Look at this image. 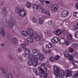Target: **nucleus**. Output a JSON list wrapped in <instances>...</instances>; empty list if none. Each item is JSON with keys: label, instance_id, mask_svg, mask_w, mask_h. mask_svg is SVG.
<instances>
[{"label": "nucleus", "instance_id": "nucleus-50", "mask_svg": "<svg viewBox=\"0 0 78 78\" xmlns=\"http://www.w3.org/2000/svg\"><path fill=\"white\" fill-rule=\"evenodd\" d=\"M51 39H59V38L56 37H54L52 38Z\"/></svg>", "mask_w": 78, "mask_h": 78}, {"label": "nucleus", "instance_id": "nucleus-30", "mask_svg": "<svg viewBox=\"0 0 78 78\" xmlns=\"http://www.w3.org/2000/svg\"><path fill=\"white\" fill-rule=\"evenodd\" d=\"M47 48L48 49L52 48V44L51 43H49L47 45Z\"/></svg>", "mask_w": 78, "mask_h": 78}, {"label": "nucleus", "instance_id": "nucleus-28", "mask_svg": "<svg viewBox=\"0 0 78 78\" xmlns=\"http://www.w3.org/2000/svg\"><path fill=\"white\" fill-rule=\"evenodd\" d=\"M69 58L70 61H73V57L71 55H69Z\"/></svg>", "mask_w": 78, "mask_h": 78}, {"label": "nucleus", "instance_id": "nucleus-23", "mask_svg": "<svg viewBox=\"0 0 78 78\" xmlns=\"http://www.w3.org/2000/svg\"><path fill=\"white\" fill-rule=\"evenodd\" d=\"M54 74L55 75H56V76H60L59 74H60V71L55 72L54 73Z\"/></svg>", "mask_w": 78, "mask_h": 78}, {"label": "nucleus", "instance_id": "nucleus-9", "mask_svg": "<svg viewBox=\"0 0 78 78\" xmlns=\"http://www.w3.org/2000/svg\"><path fill=\"white\" fill-rule=\"evenodd\" d=\"M55 34L57 36H59V35H61V34H62L61 31L59 29L57 30L54 32Z\"/></svg>", "mask_w": 78, "mask_h": 78}, {"label": "nucleus", "instance_id": "nucleus-55", "mask_svg": "<svg viewBox=\"0 0 78 78\" xmlns=\"http://www.w3.org/2000/svg\"><path fill=\"white\" fill-rule=\"evenodd\" d=\"M33 71L34 72V73H37V70H36V69H33Z\"/></svg>", "mask_w": 78, "mask_h": 78}, {"label": "nucleus", "instance_id": "nucleus-14", "mask_svg": "<svg viewBox=\"0 0 78 78\" xmlns=\"http://www.w3.org/2000/svg\"><path fill=\"white\" fill-rule=\"evenodd\" d=\"M44 59V55L42 53H40L39 55V59L42 61Z\"/></svg>", "mask_w": 78, "mask_h": 78}, {"label": "nucleus", "instance_id": "nucleus-11", "mask_svg": "<svg viewBox=\"0 0 78 78\" xmlns=\"http://www.w3.org/2000/svg\"><path fill=\"white\" fill-rule=\"evenodd\" d=\"M59 41L60 43L62 44H63V45H64V44H66L67 46H68V45H69V42L68 41H67L66 42H62V41L61 42V40H59Z\"/></svg>", "mask_w": 78, "mask_h": 78}, {"label": "nucleus", "instance_id": "nucleus-4", "mask_svg": "<svg viewBox=\"0 0 78 78\" xmlns=\"http://www.w3.org/2000/svg\"><path fill=\"white\" fill-rule=\"evenodd\" d=\"M69 14V11L67 10L63 11L61 13V16L62 17H65L67 16Z\"/></svg>", "mask_w": 78, "mask_h": 78}, {"label": "nucleus", "instance_id": "nucleus-61", "mask_svg": "<svg viewBox=\"0 0 78 78\" xmlns=\"http://www.w3.org/2000/svg\"><path fill=\"white\" fill-rule=\"evenodd\" d=\"M1 46H2V47H4V46L5 45V43H2V44H1Z\"/></svg>", "mask_w": 78, "mask_h": 78}, {"label": "nucleus", "instance_id": "nucleus-8", "mask_svg": "<svg viewBox=\"0 0 78 78\" xmlns=\"http://www.w3.org/2000/svg\"><path fill=\"white\" fill-rule=\"evenodd\" d=\"M18 14L21 17H24L26 14V12L23 10H22V11L20 12Z\"/></svg>", "mask_w": 78, "mask_h": 78}, {"label": "nucleus", "instance_id": "nucleus-25", "mask_svg": "<svg viewBox=\"0 0 78 78\" xmlns=\"http://www.w3.org/2000/svg\"><path fill=\"white\" fill-rule=\"evenodd\" d=\"M21 47L23 49H25V50L27 49V46H26V45L22 43L21 45Z\"/></svg>", "mask_w": 78, "mask_h": 78}, {"label": "nucleus", "instance_id": "nucleus-31", "mask_svg": "<svg viewBox=\"0 0 78 78\" xmlns=\"http://www.w3.org/2000/svg\"><path fill=\"white\" fill-rule=\"evenodd\" d=\"M51 40V41H52V42H53V43H57L58 41H59V40L60 41V40L59 39H52Z\"/></svg>", "mask_w": 78, "mask_h": 78}, {"label": "nucleus", "instance_id": "nucleus-38", "mask_svg": "<svg viewBox=\"0 0 78 78\" xmlns=\"http://www.w3.org/2000/svg\"><path fill=\"white\" fill-rule=\"evenodd\" d=\"M67 38L68 39H73L72 37V35L71 34L69 35V36L67 37Z\"/></svg>", "mask_w": 78, "mask_h": 78}, {"label": "nucleus", "instance_id": "nucleus-35", "mask_svg": "<svg viewBox=\"0 0 78 78\" xmlns=\"http://www.w3.org/2000/svg\"><path fill=\"white\" fill-rule=\"evenodd\" d=\"M26 6L27 8H30L31 7V4L30 3L27 2L26 3Z\"/></svg>", "mask_w": 78, "mask_h": 78}, {"label": "nucleus", "instance_id": "nucleus-6", "mask_svg": "<svg viewBox=\"0 0 78 78\" xmlns=\"http://www.w3.org/2000/svg\"><path fill=\"white\" fill-rule=\"evenodd\" d=\"M65 73L66 74V77H68V76H72V71L70 70H67L65 71Z\"/></svg>", "mask_w": 78, "mask_h": 78}, {"label": "nucleus", "instance_id": "nucleus-22", "mask_svg": "<svg viewBox=\"0 0 78 78\" xmlns=\"http://www.w3.org/2000/svg\"><path fill=\"white\" fill-rule=\"evenodd\" d=\"M49 61L51 62H55V58L53 57H51L49 58Z\"/></svg>", "mask_w": 78, "mask_h": 78}, {"label": "nucleus", "instance_id": "nucleus-34", "mask_svg": "<svg viewBox=\"0 0 78 78\" xmlns=\"http://www.w3.org/2000/svg\"><path fill=\"white\" fill-rule=\"evenodd\" d=\"M44 22V20L42 18H40L39 19V23L40 24H42Z\"/></svg>", "mask_w": 78, "mask_h": 78}, {"label": "nucleus", "instance_id": "nucleus-53", "mask_svg": "<svg viewBox=\"0 0 78 78\" xmlns=\"http://www.w3.org/2000/svg\"><path fill=\"white\" fill-rule=\"evenodd\" d=\"M43 73H39L40 76L41 78H42V74H43Z\"/></svg>", "mask_w": 78, "mask_h": 78}, {"label": "nucleus", "instance_id": "nucleus-24", "mask_svg": "<svg viewBox=\"0 0 78 78\" xmlns=\"http://www.w3.org/2000/svg\"><path fill=\"white\" fill-rule=\"evenodd\" d=\"M1 33L2 36H3V37H5V32L4 30H2L1 31Z\"/></svg>", "mask_w": 78, "mask_h": 78}, {"label": "nucleus", "instance_id": "nucleus-12", "mask_svg": "<svg viewBox=\"0 0 78 78\" xmlns=\"http://www.w3.org/2000/svg\"><path fill=\"white\" fill-rule=\"evenodd\" d=\"M30 19L34 23H36L37 21V19H36V18L34 16H30Z\"/></svg>", "mask_w": 78, "mask_h": 78}, {"label": "nucleus", "instance_id": "nucleus-48", "mask_svg": "<svg viewBox=\"0 0 78 78\" xmlns=\"http://www.w3.org/2000/svg\"><path fill=\"white\" fill-rule=\"evenodd\" d=\"M55 78H64V77L61 75H60L59 76H56Z\"/></svg>", "mask_w": 78, "mask_h": 78}, {"label": "nucleus", "instance_id": "nucleus-63", "mask_svg": "<svg viewBox=\"0 0 78 78\" xmlns=\"http://www.w3.org/2000/svg\"><path fill=\"white\" fill-rule=\"evenodd\" d=\"M74 67H78V62H77V65L76 66H75V65H74Z\"/></svg>", "mask_w": 78, "mask_h": 78}, {"label": "nucleus", "instance_id": "nucleus-39", "mask_svg": "<svg viewBox=\"0 0 78 78\" xmlns=\"http://www.w3.org/2000/svg\"><path fill=\"white\" fill-rule=\"evenodd\" d=\"M44 76V78H47V76H48V74L47 73H45L43 74Z\"/></svg>", "mask_w": 78, "mask_h": 78}, {"label": "nucleus", "instance_id": "nucleus-51", "mask_svg": "<svg viewBox=\"0 0 78 78\" xmlns=\"http://www.w3.org/2000/svg\"><path fill=\"white\" fill-rule=\"evenodd\" d=\"M43 68H44V72H47V68L45 67V66H44V67H43Z\"/></svg>", "mask_w": 78, "mask_h": 78}, {"label": "nucleus", "instance_id": "nucleus-21", "mask_svg": "<svg viewBox=\"0 0 78 78\" xmlns=\"http://www.w3.org/2000/svg\"><path fill=\"white\" fill-rule=\"evenodd\" d=\"M64 55L66 56V57H68L69 56L70 54H69V52L67 51H65L64 53Z\"/></svg>", "mask_w": 78, "mask_h": 78}, {"label": "nucleus", "instance_id": "nucleus-41", "mask_svg": "<svg viewBox=\"0 0 78 78\" xmlns=\"http://www.w3.org/2000/svg\"><path fill=\"white\" fill-rule=\"evenodd\" d=\"M45 65H46L48 67H49L50 66V63H49V62H46Z\"/></svg>", "mask_w": 78, "mask_h": 78}, {"label": "nucleus", "instance_id": "nucleus-26", "mask_svg": "<svg viewBox=\"0 0 78 78\" xmlns=\"http://www.w3.org/2000/svg\"><path fill=\"white\" fill-rule=\"evenodd\" d=\"M18 59L20 62H23V59L22 57L20 56H18Z\"/></svg>", "mask_w": 78, "mask_h": 78}, {"label": "nucleus", "instance_id": "nucleus-19", "mask_svg": "<svg viewBox=\"0 0 78 78\" xmlns=\"http://www.w3.org/2000/svg\"><path fill=\"white\" fill-rule=\"evenodd\" d=\"M22 40H20V42H25V43H26V45L27 46H28V41L27 40L25 39Z\"/></svg>", "mask_w": 78, "mask_h": 78}, {"label": "nucleus", "instance_id": "nucleus-40", "mask_svg": "<svg viewBox=\"0 0 78 78\" xmlns=\"http://www.w3.org/2000/svg\"><path fill=\"white\" fill-rule=\"evenodd\" d=\"M78 53L76 52H74L73 54V56H74L75 57H76V58H77V56L78 55Z\"/></svg>", "mask_w": 78, "mask_h": 78}, {"label": "nucleus", "instance_id": "nucleus-15", "mask_svg": "<svg viewBox=\"0 0 78 78\" xmlns=\"http://www.w3.org/2000/svg\"><path fill=\"white\" fill-rule=\"evenodd\" d=\"M1 69H2V76L5 77L6 76V73H5V69L3 68H1Z\"/></svg>", "mask_w": 78, "mask_h": 78}, {"label": "nucleus", "instance_id": "nucleus-20", "mask_svg": "<svg viewBox=\"0 0 78 78\" xmlns=\"http://www.w3.org/2000/svg\"><path fill=\"white\" fill-rule=\"evenodd\" d=\"M22 34L23 36H27V35L28 34V33L27 31H22Z\"/></svg>", "mask_w": 78, "mask_h": 78}, {"label": "nucleus", "instance_id": "nucleus-43", "mask_svg": "<svg viewBox=\"0 0 78 78\" xmlns=\"http://www.w3.org/2000/svg\"><path fill=\"white\" fill-rule=\"evenodd\" d=\"M2 12H4V13H6V10L5 8L4 7L2 9Z\"/></svg>", "mask_w": 78, "mask_h": 78}, {"label": "nucleus", "instance_id": "nucleus-45", "mask_svg": "<svg viewBox=\"0 0 78 78\" xmlns=\"http://www.w3.org/2000/svg\"><path fill=\"white\" fill-rule=\"evenodd\" d=\"M43 51L45 54H47V50L45 48L43 49Z\"/></svg>", "mask_w": 78, "mask_h": 78}, {"label": "nucleus", "instance_id": "nucleus-49", "mask_svg": "<svg viewBox=\"0 0 78 78\" xmlns=\"http://www.w3.org/2000/svg\"><path fill=\"white\" fill-rule=\"evenodd\" d=\"M45 64L43 63L41 65V67H40V68H43V67H45Z\"/></svg>", "mask_w": 78, "mask_h": 78}, {"label": "nucleus", "instance_id": "nucleus-2", "mask_svg": "<svg viewBox=\"0 0 78 78\" xmlns=\"http://www.w3.org/2000/svg\"><path fill=\"white\" fill-rule=\"evenodd\" d=\"M27 32L28 33L29 36H32L33 35V37L34 39H39V35L36 34V33H34L33 34V29L31 28H28L27 29Z\"/></svg>", "mask_w": 78, "mask_h": 78}, {"label": "nucleus", "instance_id": "nucleus-37", "mask_svg": "<svg viewBox=\"0 0 78 78\" xmlns=\"http://www.w3.org/2000/svg\"><path fill=\"white\" fill-rule=\"evenodd\" d=\"M60 75H61L64 76L65 75V73H64V71H60Z\"/></svg>", "mask_w": 78, "mask_h": 78}, {"label": "nucleus", "instance_id": "nucleus-46", "mask_svg": "<svg viewBox=\"0 0 78 78\" xmlns=\"http://www.w3.org/2000/svg\"><path fill=\"white\" fill-rule=\"evenodd\" d=\"M60 58V56L59 55H57L55 57V60L56 61H57L58 60L59 58Z\"/></svg>", "mask_w": 78, "mask_h": 78}, {"label": "nucleus", "instance_id": "nucleus-13", "mask_svg": "<svg viewBox=\"0 0 78 78\" xmlns=\"http://www.w3.org/2000/svg\"><path fill=\"white\" fill-rule=\"evenodd\" d=\"M16 12L17 13H18L19 14V13L22 11V9H20V7H17L16 9Z\"/></svg>", "mask_w": 78, "mask_h": 78}, {"label": "nucleus", "instance_id": "nucleus-3", "mask_svg": "<svg viewBox=\"0 0 78 78\" xmlns=\"http://www.w3.org/2000/svg\"><path fill=\"white\" fill-rule=\"evenodd\" d=\"M58 9V5L56 4H54L52 5L51 10L53 12H56Z\"/></svg>", "mask_w": 78, "mask_h": 78}, {"label": "nucleus", "instance_id": "nucleus-52", "mask_svg": "<svg viewBox=\"0 0 78 78\" xmlns=\"http://www.w3.org/2000/svg\"><path fill=\"white\" fill-rule=\"evenodd\" d=\"M28 41L29 42H33V39H29Z\"/></svg>", "mask_w": 78, "mask_h": 78}, {"label": "nucleus", "instance_id": "nucleus-29", "mask_svg": "<svg viewBox=\"0 0 78 78\" xmlns=\"http://www.w3.org/2000/svg\"><path fill=\"white\" fill-rule=\"evenodd\" d=\"M73 15L75 17L78 18V12H73Z\"/></svg>", "mask_w": 78, "mask_h": 78}, {"label": "nucleus", "instance_id": "nucleus-33", "mask_svg": "<svg viewBox=\"0 0 78 78\" xmlns=\"http://www.w3.org/2000/svg\"><path fill=\"white\" fill-rule=\"evenodd\" d=\"M72 47H73V48H77L78 45H77V44H76L74 43L72 44Z\"/></svg>", "mask_w": 78, "mask_h": 78}, {"label": "nucleus", "instance_id": "nucleus-54", "mask_svg": "<svg viewBox=\"0 0 78 78\" xmlns=\"http://www.w3.org/2000/svg\"><path fill=\"white\" fill-rule=\"evenodd\" d=\"M22 51V48H19L18 49V52H21Z\"/></svg>", "mask_w": 78, "mask_h": 78}, {"label": "nucleus", "instance_id": "nucleus-5", "mask_svg": "<svg viewBox=\"0 0 78 78\" xmlns=\"http://www.w3.org/2000/svg\"><path fill=\"white\" fill-rule=\"evenodd\" d=\"M9 27V28H12L14 26V21L12 19H10L8 22Z\"/></svg>", "mask_w": 78, "mask_h": 78}, {"label": "nucleus", "instance_id": "nucleus-59", "mask_svg": "<svg viewBox=\"0 0 78 78\" xmlns=\"http://www.w3.org/2000/svg\"><path fill=\"white\" fill-rule=\"evenodd\" d=\"M75 6L77 9H78V3H76L75 5Z\"/></svg>", "mask_w": 78, "mask_h": 78}, {"label": "nucleus", "instance_id": "nucleus-27", "mask_svg": "<svg viewBox=\"0 0 78 78\" xmlns=\"http://www.w3.org/2000/svg\"><path fill=\"white\" fill-rule=\"evenodd\" d=\"M68 50L69 52L70 53H72V52H73V51H74V49L71 47L69 48Z\"/></svg>", "mask_w": 78, "mask_h": 78}, {"label": "nucleus", "instance_id": "nucleus-64", "mask_svg": "<svg viewBox=\"0 0 78 78\" xmlns=\"http://www.w3.org/2000/svg\"><path fill=\"white\" fill-rule=\"evenodd\" d=\"M35 74L36 76H38V75H39V74L37 73V72L36 73H35Z\"/></svg>", "mask_w": 78, "mask_h": 78}, {"label": "nucleus", "instance_id": "nucleus-36", "mask_svg": "<svg viewBox=\"0 0 78 78\" xmlns=\"http://www.w3.org/2000/svg\"><path fill=\"white\" fill-rule=\"evenodd\" d=\"M72 63L73 65H74V66H76L78 62L75 61H73L72 62Z\"/></svg>", "mask_w": 78, "mask_h": 78}, {"label": "nucleus", "instance_id": "nucleus-16", "mask_svg": "<svg viewBox=\"0 0 78 78\" xmlns=\"http://www.w3.org/2000/svg\"><path fill=\"white\" fill-rule=\"evenodd\" d=\"M12 44H15V45H17L18 43V40L17 39H12Z\"/></svg>", "mask_w": 78, "mask_h": 78}, {"label": "nucleus", "instance_id": "nucleus-18", "mask_svg": "<svg viewBox=\"0 0 78 78\" xmlns=\"http://www.w3.org/2000/svg\"><path fill=\"white\" fill-rule=\"evenodd\" d=\"M41 12L43 14H47L48 13V10L46 9H43L41 10Z\"/></svg>", "mask_w": 78, "mask_h": 78}, {"label": "nucleus", "instance_id": "nucleus-57", "mask_svg": "<svg viewBox=\"0 0 78 78\" xmlns=\"http://www.w3.org/2000/svg\"><path fill=\"white\" fill-rule=\"evenodd\" d=\"M45 1V0H40V2H41V3H44V1Z\"/></svg>", "mask_w": 78, "mask_h": 78}, {"label": "nucleus", "instance_id": "nucleus-47", "mask_svg": "<svg viewBox=\"0 0 78 78\" xmlns=\"http://www.w3.org/2000/svg\"><path fill=\"white\" fill-rule=\"evenodd\" d=\"M40 9H42L43 8H44V5H43V4H40Z\"/></svg>", "mask_w": 78, "mask_h": 78}, {"label": "nucleus", "instance_id": "nucleus-44", "mask_svg": "<svg viewBox=\"0 0 78 78\" xmlns=\"http://www.w3.org/2000/svg\"><path fill=\"white\" fill-rule=\"evenodd\" d=\"M48 25H52L53 24V21L50 20L48 22Z\"/></svg>", "mask_w": 78, "mask_h": 78}, {"label": "nucleus", "instance_id": "nucleus-10", "mask_svg": "<svg viewBox=\"0 0 78 78\" xmlns=\"http://www.w3.org/2000/svg\"><path fill=\"white\" fill-rule=\"evenodd\" d=\"M54 70L55 72H60L61 68L57 67L56 66H54Z\"/></svg>", "mask_w": 78, "mask_h": 78}, {"label": "nucleus", "instance_id": "nucleus-32", "mask_svg": "<svg viewBox=\"0 0 78 78\" xmlns=\"http://www.w3.org/2000/svg\"><path fill=\"white\" fill-rule=\"evenodd\" d=\"M40 68V70H39V72L40 73H45V72L44 71V70H43V68H42L41 67H39Z\"/></svg>", "mask_w": 78, "mask_h": 78}, {"label": "nucleus", "instance_id": "nucleus-56", "mask_svg": "<svg viewBox=\"0 0 78 78\" xmlns=\"http://www.w3.org/2000/svg\"><path fill=\"white\" fill-rule=\"evenodd\" d=\"M78 76V74L76 73L74 75V77H77Z\"/></svg>", "mask_w": 78, "mask_h": 78}, {"label": "nucleus", "instance_id": "nucleus-62", "mask_svg": "<svg viewBox=\"0 0 78 78\" xmlns=\"http://www.w3.org/2000/svg\"><path fill=\"white\" fill-rule=\"evenodd\" d=\"M48 53H51V50H48Z\"/></svg>", "mask_w": 78, "mask_h": 78}, {"label": "nucleus", "instance_id": "nucleus-17", "mask_svg": "<svg viewBox=\"0 0 78 78\" xmlns=\"http://www.w3.org/2000/svg\"><path fill=\"white\" fill-rule=\"evenodd\" d=\"M39 8V5L37 4H34L33 5V8L34 9H37Z\"/></svg>", "mask_w": 78, "mask_h": 78}, {"label": "nucleus", "instance_id": "nucleus-1", "mask_svg": "<svg viewBox=\"0 0 78 78\" xmlns=\"http://www.w3.org/2000/svg\"><path fill=\"white\" fill-rule=\"evenodd\" d=\"M32 53L33 55L31 54L29 55V58L30 60L28 61V64L29 66H37V61L38 60V58L34 56H38L39 54V51L36 49H33L32 50Z\"/></svg>", "mask_w": 78, "mask_h": 78}, {"label": "nucleus", "instance_id": "nucleus-60", "mask_svg": "<svg viewBox=\"0 0 78 78\" xmlns=\"http://www.w3.org/2000/svg\"><path fill=\"white\" fill-rule=\"evenodd\" d=\"M45 3H50V2L48 1H45Z\"/></svg>", "mask_w": 78, "mask_h": 78}, {"label": "nucleus", "instance_id": "nucleus-58", "mask_svg": "<svg viewBox=\"0 0 78 78\" xmlns=\"http://www.w3.org/2000/svg\"><path fill=\"white\" fill-rule=\"evenodd\" d=\"M40 37H41V38L43 37V34H40Z\"/></svg>", "mask_w": 78, "mask_h": 78}, {"label": "nucleus", "instance_id": "nucleus-7", "mask_svg": "<svg viewBox=\"0 0 78 78\" xmlns=\"http://www.w3.org/2000/svg\"><path fill=\"white\" fill-rule=\"evenodd\" d=\"M25 53L23 54V56L25 58L27 57V55L30 54V50L28 48H26L25 50Z\"/></svg>", "mask_w": 78, "mask_h": 78}, {"label": "nucleus", "instance_id": "nucleus-42", "mask_svg": "<svg viewBox=\"0 0 78 78\" xmlns=\"http://www.w3.org/2000/svg\"><path fill=\"white\" fill-rule=\"evenodd\" d=\"M74 36L76 38H78V31L75 33Z\"/></svg>", "mask_w": 78, "mask_h": 78}]
</instances>
